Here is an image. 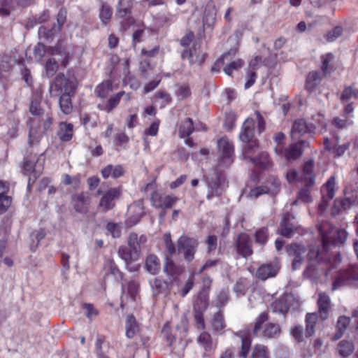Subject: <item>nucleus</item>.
Wrapping results in <instances>:
<instances>
[{"instance_id":"obj_61","label":"nucleus","mask_w":358,"mask_h":358,"mask_svg":"<svg viewBox=\"0 0 358 358\" xmlns=\"http://www.w3.org/2000/svg\"><path fill=\"white\" fill-rule=\"evenodd\" d=\"M48 55V47L46 48L45 45L38 43L34 48V54L38 59H41L45 54Z\"/></svg>"},{"instance_id":"obj_8","label":"nucleus","mask_w":358,"mask_h":358,"mask_svg":"<svg viewBox=\"0 0 358 358\" xmlns=\"http://www.w3.org/2000/svg\"><path fill=\"white\" fill-rule=\"evenodd\" d=\"M122 191L120 188L113 187L103 194L99 203V207L103 213L112 210L115 206V201L120 196Z\"/></svg>"},{"instance_id":"obj_60","label":"nucleus","mask_w":358,"mask_h":358,"mask_svg":"<svg viewBox=\"0 0 358 358\" xmlns=\"http://www.w3.org/2000/svg\"><path fill=\"white\" fill-rule=\"evenodd\" d=\"M269 192V189L267 185L259 186L250 190L248 196L250 198L257 199L260 195L267 194Z\"/></svg>"},{"instance_id":"obj_17","label":"nucleus","mask_w":358,"mask_h":358,"mask_svg":"<svg viewBox=\"0 0 358 358\" xmlns=\"http://www.w3.org/2000/svg\"><path fill=\"white\" fill-rule=\"evenodd\" d=\"M279 269L278 263L263 264L257 268L255 276L261 280H266L275 276Z\"/></svg>"},{"instance_id":"obj_18","label":"nucleus","mask_w":358,"mask_h":358,"mask_svg":"<svg viewBox=\"0 0 358 358\" xmlns=\"http://www.w3.org/2000/svg\"><path fill=\"white\" fill-rule=\"evenodd\" d=\"M315 127L313 124L308 125L303 119L296 120L291 130V136L292 138L297 139L305 134L314 133Z\"/></svg>"},{"instance_id":"obj_6","label":"nucleus","mask_w":358,"mask_h":358,"mask_svg":"<svg viewBox=\"0 0 358 358\" xmlns=\"http://www.w3.org/2000/svg\"><path fill=\"white\" fill-rule=\"evenodd\" d=\"M219 157L216 167L227 169L234 162V145L227 137H222L217 141Z\"/></svg>"},{"instance_id":"obj_32","label":"nucleus","mask_w":358,"mask_h":358,"mask_svg":"<svg viewBox=\"0 0 358 358\" xmlns=\"http://www.w3.org/2000/svg\"><path fill=\"white\" fill-rule=\"evenodd\" d=\"M281 334V329L279 324L268 323L266 324L262 331V336L266 338H275Z\"/></svg>"},{"instance_id":"obj_63","label":"nucleus","mask_w":358,"mask_h":358,"mask_svg":"<svg viewBox=\"0 0 358 358\" xmlns=\"http://www.w3.org/2000/svg\"><path fill=\"white\" fill-rule=\"evenodd\" d=\"M350 322V318L346 316H340L336 323V329L338 331L345 332Z\"/></svg>"},{"instance_id":"obj_38","label":"nucleus","mask_w":358,"mask_h":358,"mask_svg":"<svg viewBox=\"0 0 358 358\" xmlns=\"http://www.w3.org/2000/svg\"><path fill=\"white\" fill-rule=\"evenodd\" d=\"M355 347L352 341H341L337 346V350L339 355L343 357H348L354 351Z\"/></svg>"},{"instance_id":"obj_39","label":"nucleus","mask_w":358,"mask_h":358,"mask_svg":"<svg viewBox=\"0 0 358 358\" xmlns=\"http://www.w3.org/2000/svg\"><path fill=\"white\" fill-rule=\"evenodd\" d=\"M336 178L331 176L322 189V196H327L328 200H331L335 196Z\"/></svg>"},{"instance_id":"obj_21","label":"nucleus","mask_w":358,"mask_h":358,"mask_svg":"<svg viewBox=\"0 0 358 358\" xmlns=\"http://www.w3.org/2000/svg\"><path fill=\"white\" fill-rule=\"evenodd\" d=\"M330 304L331 301L329 296L325 293H320L317 299V306L321 320H325L328 318Z\"/></svg>"},{"instance_id":"obj_59","label":"nucleus","mask_w":358,"mask_h":358,"mask_svg":"<svg viewBox=\"0 0 358 358\" xmlns=\"http://www.w3.org/2000/svg\"><path fill=\"white\" fill-rule=\"evenodd\" d=\"M345 273L344 276L347 281L358 280V267L353 266H350L348 269L341 271Z\"/></svg>"},{"instance_id":"obj_12","label":"nucleus","mask_w":358,"mask_h":358,"mask_svg":"<svg viewBox=\"0 0 358 358\" xmlns=\"http://www.w3.org/2000/svg\"><path fill=\"white\" fill-rule=\"evenodd\" d=\"M237 253L244 258H248L253 253L252 242L249 235L240 234L236 240Z\"/></svg>"},{"instance_id":"obj_3","label":"nucleus","mask_w":358,"mask_h":358,"mask_svg":"<svg viewBox=\"0 0 358 358\" xmlns=\"http://www.w3.org/2000/svg\"><path fill=\"white\" fill-rule=\"evenodd\" d=\"M322 236L323 248L322 251L327 252V247L330 243L343 244L347 238L348 233L344 229H337L328 222H322L319 228Z\"/></svg>"},{"instance_id":"obj_1","label":"nucleus","mask_w":358,"mask_h":358,"mask_svg":"<svg viewBox=\"0 0 358 358\" xmlns=\"http://www.w3.org/2000/svg\"><path fill=\"white\" fill-rule=\"evenodd\" d=\"M288 256L292 258V269H300L307 257L308 261L303 275L305 278L317 279L322 275H328L331 269L335 268L341 262L340 254L331 258L328 252L322 251L317 248H312L307 251L306 247L301 243H292L286 247Z\"/></svg>"},{"instance_id":"obj_55","label":"nucleus","mask_w":358,"mask_h":358,"mask_svg":"<svg viewBox=\"0 0 358 358\" xmlns=\"http://www.w3.org/2000/svg\"><path fill=\"white\" fill-rule=\"evenodd\" d=\"M198 342L200 345L203 346L205 350H208L211 348L212 346V341L211 336L209 334L206 332H203L198 337Z\"/></svg>"},{"instance_id":"obj_11","label":"nucleus","mask_w":358,"mask_h":358,"mask_svg":"<svg viewBox=\"0 0 358 358\" xmlns=\"http://www.w3.org/2000/svg\"><path fill=\"white\" fill-rule=\"evenodd\" d=\"M44 161L45 158L43 155H41L36 159L35 158L31 159L25 158L23 170L25 173H31L35 180L42 173Z\"/></svg>"},{"instance_id":"obj_35","label":"nucleus","mask_w":358,"mask_h":358,"mask_svg":"<svg viewBox=\"0 0 358 358\" xmlns=\"http://www.w3.org/2000/svg\"><path fill=\"white\" fill-rule=\"evenodd\" d=\"M73 207L76 212L85 213L87 212V203L83 193L73 196Z\"/></svg>"},{"instance_id":"obj_25","label":"nucleus","mask_w":358,"mask_h":358,"mask_svg":"<svg viewBox=\"0 0 358 358\" xmlns=\"http://www.w3.org/2000/svg\"><path fill=\"white\" fill-rule=\"evenodd\" d=\"M145 268L151 275H157L161 268V263L158 257L154 254L148 255L145 260Z\"/></svg>"},{"instance_id":"obj_57","label":"nucleus","mask_w":358,"mask_h":358,"mask_svg":"<svg viewBox=\"0 0 358 358\" xmlns=\"http://www.w3.org/2000/svg\"><path fill=\"white\" fill-rule=\"evenodd\" d=\"M124 94V92H118L110 98L108 104L103 108L108 113L110 112L120 102L121 97Z\"/></svg>"},{"instance_id":"obj_47","label":"nucleus","mask_w":358,"mask_h":358,"mask_svg":"<svg viewBox=\"0 0 358 358\" xmlns=\"http://www.w3.org/2000/svg\"><path fill=\"white\" fill-rule=\"evenodd\" d=\"M351 99H358V89L352 86L345 87L341 96V101L345 103Z\"/></svg>"},{"instance_id":"obj_15","label":"nucleus","mask_w":358,"mask_h":358,"mask_svg":"<svg viewBox=\"0 0 358 358\" xmlns=\"http://www.w3.org/2000/svg\"><path fill=\"white\" fill-rule=\"evenodd\" d=\"M163 271L171 280H176L185 272V267L176 264L170 257L166 256Z\"/></svg>"},{"instance_id":"obj_26","label":"nucleus","mask_w":358,"mask_h":358,"mask_svg":"<svg viewBox=\"0 0 358 358\" xmlns=\"http://www.w3.org/2000/svg\"><path fill=\"white\" fill-rule=\"evenodd\" d=\"M147 241V238L142 235L140 237L138 236L136 233H131L128 238V245L129 249L134 251V253H138L141 255V245L145 243Z\"/></svg>"},{"instance_id":"obj_46","label":"nucleus","mask_w":358,"mask_h":358,"mask_svg":"<svg viewBox=\"0 0 358 358\" xmlns=\"http://www.w3.org/2000/svg\"><path fill=\"white\" fill-rule=\"evenodd\" d=\"M268 237L269 234L267 227H261L255 233V243L260 245H264L267 243Z\"/></svg>"},{"instance_id":"obj_31","label":"nucleus","mask_w":358,"mask_h":358,"mask_svg":"<svg viewBox=\"0 0 358 358\" xmlns=\"http://www.w3.org/2000/svg\"><path fill=\"white\" fill-rule=\"evenodd\" d=\"M73 125L72 124L60 122L59 129L57 133L60 141L64 142L69 141L73 137Z\"/></svg>"},{"instance_id":"obj_16","label":"nucleus","mask_w":358,"mask_h":358,"mask_svg":"<svg viewBox=\"0 0 358 358\" xmlns=\"http://www.w3.org/2000/svg\"><path fill=\"white\" fill-rule=\"evenodd\" d=\"M150 285L154 298H156L159 294H166L172 287L171 282H169L160 277L155 278L153 280H150Z\"/></svg>"},{"instance_id":"obj_2","label":"nucleus","mask_w":358,"mask_h":358,"mask_svg":"<svg viewBox=\"0 0 358 358\" xmlns=\"http://www.w3.org/2000/svg\"><path fill=\"white\" fill-rule=\"evenodd\" d=\"M313 169V160H308L304 163L301 178L303 186L298 192L296 201H300L303 203H311L313 201L311 192L315 183Z\"/></svg>"},{"instance_id":"obj_22","label":"nucleus","mask_w":358,"mask_h":358,"mask_svg":"<svg viewBox=\"0 0 358 358\" xmlns=\"http://www.w3.org/2000/svg\"><path fill=\"white\" fill-rule=\"evenodd\" d=\"M308 146L306 141H300L290 145L285 150V157L287 160H295L302 154V147Z\"/></svg>"},{"instance_id":"obj_14","label":"nucleus","mask_w":358,"mask_h":358,"mask_svg":"<svg viewBox=\"0 0 358 358\" xmlns=\"http://www.w3.org/2000/svg\"><path fill=\"white\" fill-rule=\"evenodd\" d=\"M200 46L194 43L189 50H184L182 52L181 57L182 59H187L190 64H198L201 65L206 59V54L200 50Z\"/></svg>"},{"instance_id":"obj_20","label":"nucleus","mask_w":358,"mask_h":358,"mask_svg":"<svg viewBox=\"0 0 358 358\" xmlns=\"http://www.w3.org/2000/svg\"><path fill=\"white\" fill-rule=\"evenodd\" d=\"M133 0H119L117 6V15L128 21L129 24H133L134 20L131 17Z\"/></svg>"},{"instance_id":"obj_23","label":"nucleus","mask_w":358,"mask_h":358,"mask_svg":"<svg viewBox=\"0 0 358 358\" xmlns=\"http://www.w3.org/2000/svg\"><path fill=\"white\" fill-rule=\"evenodd\" d=\"M292 299V296L285 295L275 300L272 304L273 311L285 315L289 309Z\"/></svg>"},{"instance_id":"obj_41","label":"nucleus","mask_w":358,"mask_h":358,"mask_svg":"<svg viewBox=\"0 0 358 358\" xmlns=\"http://www.w3.org/2000/svg\"><path fill=\"white\" fill-rule=\"evenodd\" d=\"M296 228L289 222V215L284 217L280 225V234L287 238H290Z\"/></svg>"},{"instance_id":"obj_52","label":"nucleus","mask_w":358,"mask_h":358,"mask_svg":"<svg viewBox=\"0 0 358 358\" xmlns=\"http://www.w3.org/2000/svg\"><path fill=\"white\" fill-rule=\"evenodd\" d=\"M343 33V28L341 26H336L331 31H328L324 38L329 42H333L336 40L338 38L341 36Z\"/></svg>"},{"instance_id":"obj_54","label":"nucleus","mask_w":358,"mask_h":358,"mask_svg":"<svg viewBox=\"0 0 358 358\" xmlns=\"http://www.w3.org/2000/svg\"><path fill=\"white\" fill-rule=\"evenodd\" d=\"M224 67V71L226 74L231 76L234 71L238 70L243 65V62L241 59L231 62Z\"/></svg>"},{"instance_id":"obj_24","label":"nucleus","mask_w":358,"mask_h":358,"mask_svg":"<svg viewBox=\"0 0 358 358\" xmlns=\"http://www.w3.org/2000/svg\"><path fill=\"white\" fill-rule=\"evenodd\" d=\"M255 121L252 118H248L243 122L239 138L242 142H248L253 140Z\"/></svg>"},{"instance_id":"obj_28","label":"nucleus","mask_w":358,"mask_h":358,"mask_svg":"<svg viewBox=\"0 0 358 358\" xmlns=\"http://www.w3.org/2000/svg\"><path fill=\"white\" fill-rule=\"evenodd\" d=\"M126 336L128 338H134L138 334L140 328L133 315H129L125 323Z\"/></svg>"},{"instance_id":"obj_4","label":"nucleus","mask_w":358,"mask_h":358,"mask_svg":"<svg viewBox=\"0 0 358 358\" xmlns=\"http://www.w3.org/2000/svg\"><path fill=\"white\" fill-rule=\"evenodd\" d=\"M77 88L75 78H67L64 73H59L50 85L49 92L51 96H59L64 94H74Z\"/></svg>"},{"instance_id":"obj_27","label":"nucleus","mask_w":358,"mask_h":358,"mask_svg":"<svg viewBox=\"0 0 358 358\" xmlns=\"http://www.w3.org/2000/svg\"><path fill=\"white\" fill-rule=\"evenodd\" d=\"M42 93L41 91L36 92L31 98L29 106V111L34 116H41L43 114L44 110L41 106Z\"/></svg>"},{"instance_id":"obj_19","label":"nucleus","mask_w":358,"mask_h":358,"mask_svg":"<svg viewBox=\"0 0 358 358\" xmlns=\"http://www.w3.org/2000/svg\"><path fill=\"white\" fill-rule=\"evenodd\" d=\"M48 55L51 57H56L58 64H60L63 68H65L69 64V52L59 45L48 47Z\"/></svg>"},{"instance_id":"obj_29","label":"nucleus","mask_w":358,"mask_h":358,"mask_svg":"<svg viewBox=\"0 0 358 358\" xmlns=\"http://www.w3.org/2000/svg\"><path fill=\"white\" fill-rule=\"evenodd\" d=\"M250 162L256 167L262 169H268L272 166V162L269 159L268 153L266 152H262L257 157L250 158Z\"/></svg>"},{"instance_id":"obj_43","label":"nucleus","mask_w":358,"mask_h":358,"mask_svg":"<svg viewBox=\"0 0 358 358\" xmlns=\"http://www.w3.org/2000/svg\"><path fill=\"white\" fill-rule=\"evenodd\" d=\"M208 306V296L206 292H201L198 294L194 303V310H205Z\"/></svg>"},{"instance_id":"obj_34","label":"nucleus","mask_w":358,"mask_h":358,"mask_svg":"<svg viewBox=\"0 0 358 358\" xmlns=\"http://www.w3.org/2000/svg\"><path fill=\"white\" fill-rule=\"evenodd\" d=\"M194 130L192 119L188 117L182 121L179 126L178 134L180 138L189 137Z\"/></svg>"},{"instance_id":"obj_51","label":"nucleus","mask_w":358,"mask_h":358,"mask_svg":"<svg viewBox=\"0 0 358 358\" xmlns=\"http://www.w3.org/2000/svg\"><path fill=\"white\" fill-rule=\"evenodd\" d=\"M322 76L320 72L313 71L309 73L307 77V85L309 88H314L318 83L321 82Z\"/></svg>"},{"instance_id":"obj_40","label":"nucleus","mask_w":358,"mask_h":358,"mask_svg":"<svg viewBox=\"0 0 358 358\" xmlns=\"http://www.w3.org/2000/svg\"><path fill=\"white\" fill-rule=\"evenodd\" d=\"M237 50L236 48H231L228 52H225L219 58L211 68L212 71H219L220 69L224 64V60L230 61L236 55Z\"/></svg>"},{"instance_id":"obj_53","label":"nucleus","mask_w":358,"mask_h":358,"mask_svg":"<svg viewBox=\"0 0 358 358\" xmlns=\"http://www.w3.org/2000/svg\"><path fill=\"white\" fill-rule=\"evenodd\" d=\"M268 320V315L266 313H262L256 319L253 329V334L256 336L259 335L262 325Z\"/></svg>"},{"instance_id":"obj_33","label":"nucleus","mask_w":358,"mask_h":358,"mask_svg":"<svg viewBox=\"0 0 358 358\" xmlns=\"http://www.w3.org/2000/svg\"><path fill=\"white\" fill-rule=\"evenodd\" d=\"M245 145L243 146L242 154L243 159L250 160L253 155L259 148V143L256 139L248 141V142H243Z\"/></svg>"},{"instance_id":"obj_44","label":"nucleus","mask_w":358,"mask_h":358,"mask_svg":"<svg viewBox=\"0 0 358 358\" xmlns=\"http://www.w3.org/2000/svg\"><path fill=\"white\" fill-rule=\"evenodd\" d=\"M59 32V29L56 28V24H54L50 29L45 26H41L38 29V36L39 38L48 41L52 39L53 36Z\"/></svg>"},{"instance_id":"obj_49","label":"nucleus","mask_w":358,"mask_h":358,"mask_svg":"<svg viewBox=\"0 0 358 358\" xmlns=\"http://www.w3.org/2000/svg\"><path fill=\"white\" fill-rule=\"evenodd\" d=\"M112 91V83L110 80L103 82L99 85L95 92L99 97L105 98Z\"/></svg>"},{"instance_id":"obj_42","label":"nucleus","mask_w":358,"mask_h":358,"mask_svg":"<svg viewBox=\"0 0 358 358\" xmlns=\"http://www.w3.org/2000/svg\"><path fill=\"white\" fill-rule=\"evenodd\" d=\"M74 94H64L62 95H59V106L61 108V110L64 114H70L72 111L73 106L71 103V96H73Z\"/></svg>"},{"instance_id":"obj_64","label":"nucleus","mask_w":358,"mask_h":358,"mask_svg":"<svg viewBox=\"0 0 358 358\" xmlns=\"http://www.w3.org/2000/svg\"><path fill=\"white\" fill-rule=\"evenodd\" d=\"M351 122L349 121L347 117H334L332 120V124L338 129H342L346 128Z\"/></svg>"},{"instance_id":"obj_58","label":"nucleus","mask_w":358,"mask_h":358,"mask_svg":"<svg viewBox=\"0 0 358 358\" xmlns=\"http://www.w3.org/2000/svg\"><path fill=\"white\" fill-rule=\"evenodd\" d=\"M164 239L166 250L169 254V255H167V256L170 257L171 258V257L176 252V247L171 240V234L169 233L165 234L164 235Z\"/></svg>"},{"instance_id":"obj_36","label":"nucleus","mask_w":358,"mask_h":358,"mask_svg":"<svg viewBox=\"0 0 358 358\" xmlns=\"http://www.w3.org/2000/svg\"><path fill=\"white\" fill-rule=\"evenodd\" d=\"M318 315L316 313H308L306 316V336L310 337L315 333V326L317 322Z\"/></svg>"},{"instance_id":"obj_37","label":"nucleus","mask_w":358,"mask_h":358,"mask_svg":"<svg viewBox=\"0 0 358 358\" xmlns=\"http://www.w3.org/2000/svg\"><path fill=\"white\" fill-rule=\"evenodd\" d=\"M112 7L106 2H101L99 8V18L101 22L106 25L109 23L113 15Z\"/></svg>"},{"instance_id":"obj_56","label":"nucleus","mask_w":358,"mask_h":358,"mask_svg":"<svg viewBox=\"0 0 358 358\" xmlns=\"http://www.w3.org/2000/svg\"><path fill=\"white\" fill-rule=\"evenodd\" d=\"M212 325L213 329L217 331H220L224 328V317L222 313L218 312L214 315Z\"/></svg>"},{"instance_id":"obj_50","label":"nucleus","mask_w":358,"mask_h":358,"mask_svg":"<svg viewBox=\"0 0 358 358\" xmlns=\"http://www.w3.org/2000/svg\"><path fill=\"white\" fill-rule=\"evenodd\" d=\"M252 358H269L267 347L263 345H256L252 350Z\"/></svg>"},{"instance_id":"obj_9","label":"nucleus","mask_w":358,"mask_h":358,"mask_svg":"<svg viewBox=\"0 0 358 358\" xmlns=\"http://www.w3.org/2000/svg\"><path fill=\"white\" fill-rule=\"evenodd\" d=\"M178 201V198L173 194L162 195L158 192H152L151 201L154 207L158 209L167 210Z\"/></svg>"},{"instance_id":"obj_62","label":"nucleus","mask_w":358,"mask_h":358,"mask_svg":"<svg viewBox=\"0 0 358 358\" xmlns=\"http://www.w3.org/2000/svg\"><path fill=\"white\" fill-rule=\"evenodd\" d=\"M215 19V12L214 8H206L203 17V21L206 24H211Z\"/></svg>"},{"instance_id":"obj_5","label":"nucleus","mask_w":358,"mask_h":358,"mask_svg":"<svg viewBox=\"0 0 358 358\" xmlns=\"http://www.w3.org/2000/svg\"><path fill=\"white\" fill-rule=\"evenodd\" d=\"M220 168L213 169V173L205 177V180L208 187L207 199L210 200L213 197L222 195L226 178L224 174L219 170Z\"/></svg>"},{"instance_id":"obj_45","label":"nucleus","mask_w":358,"mask_h":358,"mask_svg":"<svg viewBox=\"0 0 358 358\" xmlns=\"http://www.w3.org/2000/svg\"><path fill=\"white\" fill-rule=\"evenodd\" d=\"M235 335L241 338L242 344L240 356L243 358H246L250 349L251 339L249 337L245 336L241 331L236 333Z\"/></svg>"},{"instance_id":"obj_10","label":"nucleus","mask_w":358,"mask_h":358,"mask_svg":"<svg viewBox=\"0 0 358 358\" xmlns=\"http://www.w3.org/2000/svg\"><path fill=\"white\" fill-rule=\"evenodd\" d=\"M118 255L124 260L127 268L130 272H136L139 270L140 265H132V263L137 261L140 257V254L134 253L131 249L124 245H122L118 248Z\"/></svg>"},{"instance_id":"obj_13","label":"nucleus","mask_w":358,"mask_h":358,"mask_svg":"<svg viewBox=\"0 0 358 358\" xmlns=\"http://www.w3.org/2000/svg\"><path fill=\"white\" fill-rule=\"evenodd\" d=\"M29 144L31 146L39 143L45 131L40 127L39 120L37 117L29 118Z\"/></svg>"},{"instance_id":"obj_7","label":"nucleus","mask_w":358,"mask_h":358,"mask_svg":"<svg viewBox=\"0 0 358 358\" xmlns=\"http://www.w3.org/2000/svg\"><path fill=\"white\" fill-rule=\"evenodd\" d=\"M198 245L199 242L196 238L182 235L177 241V249L179 252H182L184 260L189 263L194 259Z\"/></svg>"},{"instance_id":"obj_48","label":"nucleus","mask_w":358,"mask_h":358,"mask_svg":"<svg viewBox=\"0 0 358 358\" xmlns=\"http://www.w3.org/2000/svg\"><path fill=\"white\" fill-rule=\"evenodd\" d=\"M59 69L58 61L56 57H51L48 59L45 64V73L48 78L53 76Z\"/></svg>"},{"instance_id":"obj_30","label":"nucleus","mask_w":358,"mask_h":358,"mask_svg":"<svg viewBox=\"0 0 358 358\" xmlns=\"http://www.w3.org/2000/svg\"><path fill=\"white\" fill-rule=\"evenodd\" d=\"M129 210L131 213H134L131 217L132 222L134 224L137 223L145 213L143 199H139L134 202L129 206Z\"/></svg>"}]
</instances>
